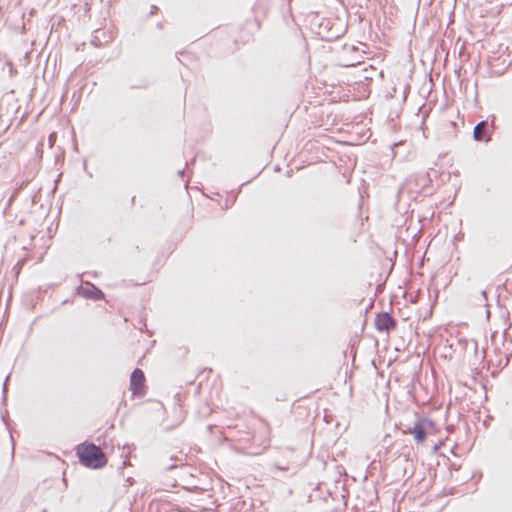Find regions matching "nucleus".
I'll return each mask as SVG.
<instances>
[{
  "instance_id": "obj_4",
  "label": "nucleus",
  "mask_w": 512,
  "mask_h": 512,
  "mask_svg": "<svg viewBox=\"0 0 512 512\" xmlns=\"http://www.w3.org/2000/svg\"><path fill=\"white\" fill-rule=\"evenodd\" d=\"M145 377L140 369H135L130 378V387L133 394H141L144 388Z\"/></svg>"
},
{
  "instance_id": "obj_1",
  "label": "nucleus",
  "mask_w": 512,
  "mask_h": 512,
  "mask_svg": "<svg viewBox=\"0 0 512 512\" xmlns=\"http://www.w3.org/2000/svg\"><path fill=\"white\" fill-rule=\"evenodd\" d=\"M77 454L80 462L87 467L98 469L106 464L105 454L94 444H82L78 446Z\"/></svg>"
},
{
  "instance_id": "obj_8",
  "label": "nucleus",
  "mask_w": 512,
  "mask_h": 512,
  "mask_svg": "<svg viewBox=\"0 0 512 512\" xmlns=\"http://www.w3.org/2000/svg\"><path fill=\"white\" fill-rule=\"evenodd\" d=\"M162 466L164 469L166 470H171L173 469L174 467H176V465H173V464H169L167 463L164 459L162 460Z\"/></svg>"
},
{
  "instance_id": "obj_7",
  "label": "nucleus",
  "mask_w": 512,
  "mask_h": 512,
  "mask_svg": "<svg viewBox=\"0 0 512 512\" xmlns=\"http://www.w3.org/2000/svg\"><path fill=\"white\" fill-rule=\"evenodd\" d=\"M235 195L234 194H226L225 198V208H228L230 205H232L235 201Z\"/></svg>"
},
{
  "instance_id": "obj_5",
  "label": "nucleus",
  "mask_w": 512,
  "mask_h": 512,
  "mask_svg": "<svg viewBox=\"0 0 512 512\" xmlns=\"http://www.w3.org/2000/svg\"><path fill=\"white\" fill-rule=\"evenodd\" d=\"M80 294L86 298L98 300L103 297V293L92 284H86L80 288Z\"/></svg>"
},
{
  "instance_id": "obj_10",
  "label": "nucleus",
  "mask_w": 512,
  "mask_h": 512,
  "mask_svg": "<svg viewBox=\"0 0 512 512\" xmlns=\"http://www.w3.org/2000/svg\"><path fill=\"white\" fill-rule=\"evenodd\" d=\"M6 381H8V378L6 379ZM6 387H7V382L4 383V391L6 390Z\"/></svg>"
},
{
  "instance_id": "obj_3",
  "label": "nucleus",
  "mask_w": 512,
  "mask_h": 512,
  "mask_svg": "<svg viewBox=\"0 0 512 512\" xmlns=\"http://www.w3.org/2000/svg\"><path fill=\"white\" fill-rule=\"evenodd\" d=\"M375 326L379 331L389 332L396 327V321L390 314L381 313L376 317Z\"/></svg>"
},
{
  "instance_id": "obj_6",
  "label": "nucleus",
  "mask_w": 512,
  "mask_h": 512,
  "mask_svg": "<svg viewBox=\"0 0 512 512\" xmlns=\"http://www.w3.org/2000/svg\"><path fill=\"white\" fill-rule=\"evenodd\" d=\"M487 125L488 124L486 121H481L475 126L474 132H473L475 140H477V141H488L489 140V138L486 137V133H485Z\"/></svg>"
},
{
  "instance_id": "obj_2",
  "label": "nucleus",
  "mask_w": 512,
  "mask_h": 512,
  "mask_svg": "<svg viewBox=\"0 0 512 512\" xmlns=\"http://www.w3.org/2000/svg\"><path fill=\"white\" fill-rule=\"evenodd\" d=\"M431 426V421L428 419H420L414 423L412 427L405 430V433L412 434L414 440L421 444L426 440L427 429Z\"/></svg>"
},
{
  "instance_id": "obj_11",
  "label": "nucleus",
  "mask_w": 512,
  "mask_h": 512,
  "mask_svg": "<svg viewBox=\"0 0 512 512\" xmlns=\"http://www.w3.org/2000/svg\"><path fill=\"white\" fill-rule=\"evenodd\" d=\"M155 9H156V6H152V11H151V13H154Z\"/></svg>"
},
{
  "instance_id": "obj_9",
  "label": "nucleus",
  "mask_w": 512,
  "mask_h": 512,
  "mask_svg": "<svg viewBox=\"0 0 512 512\" xmlns=\"http://www.w3.org/2000/svg\"><path fill=\"white\" fill-rule=\"evenodd\" d=\"M170 460L178 461V458L177 457H171Z\"/></svg>"
}]
</instances>
